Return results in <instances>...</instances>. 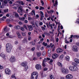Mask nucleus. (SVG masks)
Segmentation results:
<instances>
[{
    "mask_svg": "<svg viewBox=\"0 0 79 79\" xmlns=\"http://www.w3.org/2000/svg\"><path fill=\"white\" fill-rule=\"evenodd\" d=\"M65 59L67 61H69V57L68 56H66L65 57Z\"/></svg>",
    "mask_w": 79,
    "mask_h": 79,
    "instance_id": "22",
    "label": "nucleus"
},
{
    "mask_svg": "<svg viewBox=\"0 0 79 79\" xmlns=\"http://www.w3.org/2000/svg\"><path fill=\"white\" fill-rule=\"evenodd\" d=\"M5 73L6 74L10 75L11 74V71L8 68L6 69L5 71Z\"/></svg>",
    "mask_w": 79,
    "mask_h": 79,
    "instance_id": "4",
    "label": "nucleus"
},
{
    "mask_svg": "<svg viewBox=\"0 0 79 79\" xmlns=\"http://www.w3.org/2000/svg\"><path fill=\"white\" fill-rule=\"evenodd\" d=\"M10 62L11 63H14L16 61V59L13 56H12L10 58L9 60Z\"/></svg>",
    "mask_w": 79,
    "mask_h": 79,
    "instance_id": "6",
    "label": "nucleus"
},
{
    "mask_svg": "<svg viewBox=\"0 0 79 79\" xmlns=\"http://www.w3.org/2000/svg\"><path fill=\"white\" fill-rule=\"evenodd\" d=\"M4 3L5 4H7V2L6 1H4Z\"/></svg>",
    "mask_w": 79,
    "mask_h": 79,
    "instance_id": "60",
    "label": "nucleus"
},
{
    "mask_svg": "<svg viewBox=\"0 0 79 79\" xmlns=\"http://www.w3.org/2000/svg\"><path fill=\"white\" fill-rule=\"evenodd\" d=\"M72 64H73V66H76V64L75 62H73Z\"/></svg>",
    "mask_w": 79,
    "mask_h": 79,
    "instance_id": "44",
    "label": "nucleus"
},
{
    "mask_svg": "<svg viewBox=\"0 0 79 79\" xmlns=\"http://www.w3.org/2000/svg\"><path fill=\"white\" fill-rule=\"evenodd\" d=\"M21 65L23 67H25V69L27 70L28 69V66L27 65L26 62H22L21 63Z\"/></svg>",
    "mask_w": 79,
    "mask_h": 79,
    "instance_id": "3",
    "label": "nucleus"
},
{
    "mask_svg": "<svg viewBox=\"0 0 79 79\" xmlns=\"http://www.w3.org/2000/svg\"><path fill=\"white\" fill-rule=\"evenodd\" d=\"M45 62H43V64L42 65L44 67H45Z\"/></svg>",
    "mask_w": 79,
    "mask_h": 79,
    "instance_id": "45",
    "label": "nucleus"
},
{
    "mask_svg": "<svg viewBox=\"0 0 79 79\" xmlns=\"http://www.w3.org/2000/svg\"><path fill=\"white\" fill-rule=\"evenodd\" d=\"M48 52L49 53H51V50L48 49Z\"/></svg>",
    "mask_w": 79,
    "mask_h": 79,
    "instance_id": "58",
    "label": "nucleus"
},
{
    "mask_svg": "<svg viewBox=\"0 0 79 79\" xmlns=\"http://www.w3.org/2000/svg\"><path fill=\"white\" fill-rule=\"evenodd\" d=\"M43 45L44 46H47V43H45V42H43Z\"/></svg>",
    "mask_w": 79,
    "mask_h": 79,
    "instance_id": "39",
    "label": "nucleus"
},
{
    "mask_svg": "<svg viewBox=\"0 0 79 79\" xmlns=\"http://www.w3.org/2000/svg\"><path fill=\"white\" fill-rule=\"evenodd\" d=\"M23 27L26 29V30H27V27H26V25H24Z\"/></svg>",
    "mask_w": 79,
    "mask_h": 79,
    "instance_id": "42",
    "label": "nucleus"
},
{
    "mask_svg": "<svg viewBox=\"0 0 79 79\" xmlns=\"http://www.w3.org/2000/svg\"><path fill=\"white\" fill-rule=\"evenodd\" d=\"M10 20H6V23H10Z\"/></svg>",
    "mask_w": 79,
    "mask_h": 79,
    "instance_id": "47",
    "label": "nucleus"
},
{
    "mask_svg": "<svg viewBox=\"0 0 79 79\" xmlns=\"http://www.w3.org/2000/svg\"><path fill=\"white\" fill-rule=\"evenodd\" d=\"M6 52L7 53H10L11 52V49L13 48V45L10 43H7L6 45Z\"/></svg>",
    "mask_w": 79,
    "mask_h": 79,
    "instance_id": "1",
    "label": "nucleus"
},
{
    "mask_svg": "<svg viewBox=\"0 0 79 79\" xmlns=\"http://www.w3.org/2000/svg\"><path fill=\"white\" fill-rule=\"evenodd\" d=\"M49 64H53V60L52 59H51L50 60V61L49 62Z\"/></svg>",
    "mask_w": 79,
    "mask_h": 79,
    "instance_id": "29",
    "label": "nucleus"
},
{
    "mask_svg": "<svg viewBox=\"0 0 79 79\" xmlns=\"http://www.w3.org/2000/svg\"><path fill=\"white\" fill-rule=\"evenodd\" d=\"M31 24H32L33 27H35V24L33 23H31Z\"/></svg>",
    "mask_w": 79,
    "mask_h": 79,
    "instance_id": "46",
    "label": "nucleus"
},
{
    "mask_svg": "<svg viewBox=\"0 0 79 79\" xmlns=\"http://www.w3.org/2000/svg\"><path fill=\"white\" fill-rule=\"evenodd\" d=\"M42 9L43 10H44L45 9V8H44V7L40 6V8H39L40 10H42Z\"/></svg>",
    "mask_w": 79,
    "mask_h": 79,
    "instance_id": "34",
    "label": "nucleus"
},
{
    "mask_svg": "<svg viewBox=\"0 0 79 79\" xmlns=\"http://www.w3.org/2000/svg\"><path fill=\"white\" fill-rule=\"evenodd\" d=\"M47 69H47V68H45L44 69V71H47Z\"/></svg>",
    "mask_w": 79,
    "mask_h": 79,
    "instance_id": "59",
    "label": "nucleus"
},
{
    "mask_svg": "<svg viewBox=\"0 0 79 79\" xmlns=\"http://www.w3.org/2000/svg\"><path fill=\"white\" fill-rule=\"evenodd\" d=\"M20 30L22 31H24V28L23 27H22L21 28H20Z\"/></svg>",
    "mask_w": 79,
    "mask_h": 79,
    "instance_id": "40",
    "label": "nucleus"
},
{
    "mask_svg": "<svg viewBox=\"0 0 79 79\" xmlns=\"http://www.w3.org/2000/svg\"><path fill=\"white\" fill-rule=\"evenodd\" d=\"M50 24V23H49V26L51 27V29H53V27H52V24Z\"/></svg>",
    "mask_w": 79,
    "mask_h": 79,
    "instance_id": "38",
    "label": "nucleus"
},
{
    "mask_svg": "<svg viewBox=\"0 0 79 79\" xmlns=\"http://www.w3.org/2000/svg\"><path fill=\"white\" fill-rule=\"evenodd\" d=\"M74 61L75 62H76V63L77 64H79V60L77 59V58H75L74 59Z\"/></svg>",
    "mask_w": 79,
    "mask_h": 79,
    "instance_id": "18",
    "label": "nucleus"
},
{
    "mask_svg": "<svg viewBox=\"0 0 79 79\" xmlns=\"http://www.w3.org/2000/svg\"><path fill=\"white\" fill-rule=\"evenodd\" d=\"M40 14H41V18L40 20H42L43 18H44V13L42 11H40Z\"/></svg>",
    "mask_w": 79,
    "mask_h": 79,
    "instance_id": "10",
    "label": "nucleus"
},
{
    "mask_svg": "<svg viewBox=\"0 0 79 79\" xmlns=\"http://www.w3.org/2000/svg\"><path fill=\"white\" fill-rule=\"evenodd\" d=\"M19 9L21 10V13H22V11L23 10L22 9V8L21 7L19 6Z\"/></svg>",
    "mask_w": 79,
    "mask_h": 79,
    "instance_id": "36",
    "label": "nucleus"
},
{
    "mask_svg": "<svg viewBox=\"0 0 79 79\" xmlns=\"http://www.w3.org/2000/svg\"><path fill=\"white\" fill-rule=\"evenodd\" d=\"M37 56H40L41 55V52H39L37 53Z\"/></svg>",
    "mask_w": 79,
    "mask_h": 79,
    "instance_id": "28",
    "label": "nucleus"
},
{
    "mask_svg": "<svg viewBox=\"0 0 79 79\" xmlns=\"http://www.w3.org/2000/svg\"><path fill=\"white\" fill-rule=\"evenodd\" d=\"M8 9H7L4 10L3 11L4 13H7V12H8Z\"/></svg>",
    "mask_w": 79,
    "mask_h": 79,
    "instance_id": "31",
    "label": "nucleus"
},
{
    "mask_svg": "<svg viewBox=\"0 0 79 79\" xmlns=\"http://www.w3.org/2000/svg\"><path fill=\"white\" fill-rule=\"evenodd\" d=\"M4 31L5 32H6L8 31V30H9V29H7V26H6L4 27Z\"/></svg>",
    "mask_w": 79,
    "mask_h": 79,
    "instance_id": "20",
    "label": "nucleus"
},
{
    "mask_svg": "<svg viewBox=\"0 0 79 79\" xmlns=\"http://www.w3.org/2000/svg\"><path fill=\"white\" fill-rule=\"evenodd\" d=\"M23 44H27V40L26 38H24L22 41Z\"/></svg>",
    "mask_w": 79,
    "mask_h": 79,
    "instance_id": "12",
    "label": "nucleus"
},
{
    "mask_svg": "<svg viewBox=\"0 0 79 79\" xmlns=\"http://www.w3.org/2000/svg\"><path fill=\"white\" fill-rule=\"evenodd\" d=\"M38 76V73L37 72H34L31 73V79H37Z\"/></svg>",
    "mask_w": 79,
    "mask_h": 79,
    "instance_id": "2",
    "label": "nucleus"
},
{
    "mask_svg": "<svg viewBox=\"0 0 79 79\" xmlns=\"http://www.w3.org/2000/svg\"><path fill=\"white\" fill-rule=\"evenodd\" d=\"M73 77V76L71 74H68L66 76V79H72Z\"/></svg>",
    "mask_w": 79,
    "mask_h": 79,
    "instance_id": "8",
    "label": "nucleus"
},
{
    "mask_svg": "<svg viewBox=\"0 0 79 79\" xmlns=\"http://www.w3.org/2000/svg\"><path fill=\"white\" fill-rule=\"evenodd\" d=\"M15 27L16 29H20V27L19 25L15 26Z\"/></svg>",
    "mask_w": 79,
    "mask_h": 79,
    "instance_id": "24",
    "label": "nucleus"
},
{
    "mask_svg": "<svg viewBox=\"0 0 79 79\" xmlns=\"http://www.w3.org/2000/svg\"><path fill=\"white\" fill-rule=\"evenodd\" d=\"M16 33L18 35V37L20 39H21L22 38V36L20 34V33L18 32V31H17Z\"/></svg>",
    "mask_w": 79,
    "mask_h": 79,
    "instance_id": "15",
    "label": "nucleus"
},
{
    "mask_svg": "<svg viewBox=\"0 0 79 79\" xmlns=\"http://www.w3.org/2000/svg\"><path fill=\"white\" fill-rule=\"evenodd\" d=\"M15 45H17V44H18V41H15Z\"/></svg>",
    "mask_w": 79,
    "mask_h": 79,
    "instance_id": "48",
    "label": "nucleus"
},
{
    "mask_svg": "<svg viewBox=\"0 0 79 79\" xmlns=\"http://www.w3.org/2000/svg\"><path fill=\"white\" fill-rule=\"evenodd\" d=\"M41 50H44V47H42L41 48Z\"/></svg>",
    "mask_w": 79,
    "mask_h": 79,
    "instance_id": "64",
    "label": "nucleus"
},
{
    "mask_svg": "<svg viewBox=\"0 0 79 79\" xmlns=\"http://www.w3.org/2000/svg\"><path fill=\"white\" fill-rule=\"evenodd\" d=\"M50 79H54V77L52 75H51L50 76Z\"/></svg>",
    "mask_w": 79,
    "mask_h": 79,
    "instance_id": "32",
    "label": "nucleus"
},
{
    "mask_svg": "<svg viewBox=\"0 0 79 79\" xmlns=\"http://www.w3.org/2000/svg\"><path fill=\"white\" fill-rule=\"evenodd\" d=\"M47 61V59L46 58H45L44 59V60L43 61V62L45 63V62Z\"/></svg>",
    "mask_w": 79,
    "mask_h": 79,
    "instance_id": "37",
    "label": "nucleus"
},
{
    "mask_svg": "<svg viewBox=\"0 0 79 79\" xmlns=\"http://www.w3.org/2000/svg\"><path fill=\"white\" fill-rule=\"evenodd\" d=\"M63 56H64V55H62L60 56L59 57V58H60V60H62L63 58Z\"/></svg>",
    "mask_w": 79,
    "mask_h": 79,
    "instance_id": "30",
    "label": "nucleus"
},
{
    "mask_svg": "<svg viewBox=\"0 0 79 79\" xmlns=\"http://www.w3.org/2000/svg\"><path fill=\"white\" fill-rule=\"evenodd\" d=\"M58 57V55L57 54H53L52 56V58H53V59H55Z\"/></svg>",
    "mask_w": 79,
    "mask_h": 79,
    "instance_id": "11",
    "label": "nucleus"
},
{
    "mask_svg": "<svg viewBox=\"0 0 79 79\" xmlns=\"http://www.w3.org/2000/svg\"><path fill=\"white\" fill-rule=\"evenodd\" d=\"M72 50L74 52H77V47L75 45H74L72 47Z\"/></svg>",
    "mask_w": 79,
    "mask_h": 79,
    "instance_id": "9",
    "label": "nucleus"
},
{
    "mask_svg": "<svg viewBox=\"0 0 79 79\" xmlns=\"http://www.w3.org/2000/svg\"><path fill=\"white\" fill-rule=\"evenodd\" d=\"M25 19V17H19V19L20 20H24Z\"/></svg>",
    "mask_w": 79,
    "mask_h": 79,
    "instance_id": "26",
    "label": "nucleus"
},
{
    "mask_svg": "<svg viewBox=\"0 0 79 79\" xmlns=\"http://www.w3.org/2000/svg\"><path fill=\"white\" fill-rule=\"evenodd\" d=\"M0 56L3 58L4 60H6V56L4 54L2 53L0 54Z\"/></svg>",
    "mask_w": 79,
    "mask_h": 79,
    "instance_id": "13",
    "label": "nucleus"
},
{
    "mask_svg": "<svg viewBox=\"0 0 79 79\" xmlns=\"http://www.w3.org/2000/svg\"><path fill=\"white\" fill-rule=\"evenodd\" d=\"M69 69L71 71H73V69H74V66H70L69 67Z\"/></svg>",
    "mask_w": 79,
    "mask_h": 79,
    "instance_id": "16",
    "label": "nucleus"
},
{
    "mask_svg": "<svg viewBox=\"0 0 79 79\" xmlns=\"http://www.w3.org/2000/svg\"><path fill=\"white\" fill-rule=\"evenodd\" d=\"M57 64L58 66H60V67H62V66H63L62 64L60 62H58L57 63Z\"/></svg>",
    "mask_w": 79,
    "mask_h": 79,
    "instance_id": "23",
    "label": "nucleus"
},
{
    "mask_svg": "<svg viewBox=\"0 0 79 79\" xmlns=\"http://www.w3.org/2000/svg\"><path fill=\"white\" fill-rule=\"evenodd\" d=\"M28 40L30 41L31 40V37H29L28 38Z\"/></svg>",
    "mask_w": 79,
    "mask_h": 79,
    "instance_id": "52",
    "label": "nucleus"
},
{
    "mask_svg": "<svg viewBox=\"0 0 79 79\" xmlns=\"http://www.w3.org/2000/svg\"><path fill=\"white\" fill-rule=\"evenodd\" d=\"M15 16L17 18H19V15L18 13H16L15 14Z\"/></svg>",
    "mask_w": 79,
    "mask_h": 79,
    "instance_id": "27",
    "label": "nucleus"
},
{
    "mask_svg": "<svg viewBox=\"0 0 79 79\" xmlns=\"http://www.w3.org/2000/svg\"><path fill=\"white\" fill-rule=\"evenodd\" d=\"M39 23V22L38 21H36L35 23V24L37 27H38V24Z\"/></svg>",
    "mask_w": 79,
    "mask_h": 79,
    "instance_id": "33",
    "label": "nucleus"
},
{
    "mask_svg": "<svg viewBox=\"0 0 79 79\" xmlns=\"http://www.w3.org/2000/svg\"><path fill=\"white\" fill-rule=\"evenodd\" d=\"M76 44L77 45L79 46V42L77 43Z\"/></svg>",
    "mask_w": 79,
    "mask_h": 79,
    "instance_id": "63",
    "label": "nucleus"
},
{
    "mask_svg": "<svg viewBox=\"0 0 79 79\" xmlns=\"http://www.w3.org/2000/svg\"><path fill=\"white\" fill-rule=\"evenodd\" d=\"M22 35L23 36H26V34H25V33L22 32Z\"/></svg>",
    "mask_w": 79,
    "mask_h": 79,
    "instance_id": "43",
    "label": "nucleus"
},
{
    "mask_svg": "<svg viewBox=\"0 0 79 79\" xmlns=\"http://www.w3.org/2000/svg\"><path fill=\"white\" fill-rule=\"evenodd\" d=\"M33 15H35V10H32V11L31 15L33 16Z\"/></svg>",
    "mask_w": 79,
    "mask_h": 79,
    "instance_id": "25",
    "label": "nucleus"
},
{
    "mask_svg": "<svg viewBox=\"0 0 79 79\" xmlns=\"http://www.w3.org/2000/svg\"><path fill=\"white\" fill-rule=\"evenodd\" d=\"M57 52L59 53H61L62 52H63V50L61 48H58L57 49Z\"/></svg>",
    "mask_w": 79,
    "mask_h": 79,
    "instance_id": "14",
    "label": "nucleus"
},
{
    "mask_svg": "<svg viewBox=\"0 0 79 79\" xmlns=\"http://www.w3.org/2000/svg\"><path fill=\"white\" fill-rule=\"evenodd\" d=\"M2 20H4L3 19H6V16H3L2 17Z\"/></svg>",
    "mask_w": 79,
    "mask_h": 79,
    "instance_id": "51",
    "label": "nucleus"
},
{
    "mask_svg": "<svg viewBox=\"0 0 79 79\" xmlns=\"http://www.w3.org/2000/svg\"><path fill=\"white\" fill-rule=\"evenodd\" d=\"M32 18H31L30 17H29L28 18V20H32Z\"/></svg>",
    "mask_w": 79,
    "mask_h": 79,
    "instance_id": "50",
    "label": "nucleus"
},
{
    "mask_svg": "<svg viewBox=\"0 0 79 79\" xmlns=\"http://www.w3.org/2000/svg\"><path fill=\"white\" fill-rule=\"evenodd\" d=\"M28 27L29 29V31H32L33 29L32 27V25H30L29 26H28Z\"/></svg>",
    "mask_w": 79,
    "mask_h": 79,
    "instance_id": "17",
    "label": "nucleus"
},
{
    "mask_svg": "<svg viewBox=\"0 0 79 79\" xmlns=\"http://www.w3.org/2000/svg\"><path fill=\"white\" fill-rule=\"evenodd\" d=\"M35 8L37 10H38L39 9V6H36L35 7Z\"/></svg>",
    "mask_w": 79,
    "mask_h": 79,
    "instance_id": "62",
    "label": "nucleus"
},
{
    "mask_svg": "<svg viewBox=\"0 0 79 79\" xmlns=\"http://www.w3.org/2000/svg\"><path fill=\"white\" fill-rule=\"evenodd\" d=\"M35 68L38 70H40L42 69V66L40 64H37L36 65Z\"/></svg>",
    "mask_w": 79,
    "mask_h": 79,
    "instance_id": "7",
    "label": "nucleus"
},
{
    "mask_svg": "<svg viewBox=\"0 0 79 79\" xmlns=\"http://www.w3.org/2000/svg\"><path fill=\"white\" fill-rule=\"evenodd\" d=\"M65 43H66L67 44H69V42L67 41V40H66L65 41Z\"/></svg>",
    "mask_w": 79,
    "mask_h": 79,
    "instance_id": "53",
    "label": "nucleus"
},
{
    "mask_svg": "<svg viewBox=\"0 0 79 79\" xmlns=\"http://www.w3.org/2000/svg\"><path fill=\"white\" fill-rule=\"evenodd\" d=\"M41 3H42V5H44V1H43L42 0H41Z\"/></svg>",
    "mask_w": 79,
    "mask_h": 79,
    "instance_id": "41",
    "label": "nucleus"
},
{
    "mask_svg": "<svg viewBox=\"0 0 79 79\" xmlns=\"http://www.w3.org/2000/svg\"><path fill=\"white\" fill-rule=\"evenodd\" d=\"M32 51H34V50H35V47H34L32 48L31 49Z\"/></svg>",
    "mask_w": 79,
    "mask_h": 79,
    "instance_id": "49",
    "label": "nucleus"
},
{
    "mask_svg": "<svg viewBox=\"0 0 79 79\" xmlns=\"http://www.w3.org/2000/svg\"><path fill=\"white\" fill-rule=\"evenodd\" d=\"M73 37H74V38H79V36L77 35H73Z\"/></svg>",
    "mask_w": 79,
    "mask_h": 79,
    "instance_id": "35",
    "label": "nucleus"
},
{
    "mask_svg": "<svg viewBox=\"0 0 79 79\" xmlns=\"http://www.w3.org/2000/svg\"><path fill=\"white\" fill-rule=\"evenodd\" d=\"M78 69L77 67L76 66H73V71H76Z\"/></svg>",
    "mask_w": 79,
    "mask_h": 79,
    "instance_id": "19",
    "label": "nucleus"
},
{
    "mask_svg": "<svg viewBox=\"0 0 79 79\" xmlns=\"http://www.w3.org/2000/svg\"><path fill=\"white\" fill-rule=\"evenodd\" d=\"M19 3L20 4V5H24V2H23V1H19Z\"/></svg>",
    "mask_w": 79,
    "mask_h": 79,
    "instance_id": "21",
    "label": "nucleus"
},
{
    "mask_svg": "<svg viewBox=\"0 0 79 79\" xmlns=\"http://www.w3.org/2000/svg\"><path fill=\"white\" fill-rule=\"evenodd\" d=\"M61 71L62 73H64V74H68L69 73V71L68 69H65L64 68L61 69Z\"/></svg>",
    "mask_w": 79,
    "mask_h": 79,
    "instance_id": "5",
    "label": "nucleus"
},
{
    "mask_svg": "<svg viewBox=\"0 0 79 79\" xmlns=\"http://www.w3.org/2000/svg\"><path fill=\"white\" fill-rule=\"evenodd\" d=\"M32 45H35V42H32Z\"/></svg>",
    "mask_w": 79,
    "mask_h": 79,
    "instance_id": "54",
    "label": "nucleus"
},
{
    "mask_svg": "<svg viewBox=\"0 0 79 79\" xmlns=\"http://www.w3.org/2000/svg\"><path fill=\"white\" fill-rule=\"evenodd\" d=\"M76 23H77V24H79V20L77 21L76 22Z\"/></svg>",
    "mask_w": 79,
    "mask_h": 79,
    "instance_id": "61",
    "label": "nucleus"
},
{
    "mask_svg": "<svg viewBox=\"0 0 79 79\" xmlns=\"http://www.w3.org/2000/svg\"><path fill=\"white\" fill-rule=\"evenodd\" d=\"M42 30H43V31H44V30H45V28H44V27H42Z\"/></svg>",
    "mask_w": 79,
    "mask_h": 79,
    "instance_id": "56",
    "label": "nucleus"
},
{
    "mask_svg": "<svg viewBox=\"0 0 79 79\" xmlns=\"http://www.w3.org/2000/svg\"><path fill=\"white\" fill-rule=\"evenodd\" d=\"M13 8H14V9H15V10H17V7L14 6Z\"/></svg>",
    "mask_w": 79,
    "mask_h": 79,
    "instance_id": "57",
    "label": "nucleus"
},
{
    "mask_svg": "<svg viewBox=\"0 0 79 79\" xmlns=\"http://www.w3.org/2000/svg\"><path fill=\"white\" fill-rule=\"evenodd\" d=\"M6 36H9L10 35V33H7L6 34Z\"/></svg>",
    "mask_w": 79,
    "mask_h": 79,
    "instance_id": "55",
    "label": "nucleus"
}]
</instances>
